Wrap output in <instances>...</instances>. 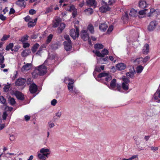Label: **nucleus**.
I'll list each match as a JSON object with an SVG mask.
<instances>
[{
	"label": "nucleus",
	"mask_w": 160,
	"mask_h": 160,
	"mask_svg": "<svg viewBox=\"0 0 160 160\" xmlns=\"http://www.w3.org/2000/svg\"><path fill=\"white\" fill-rule=\"evenodd\" d=\"M80 36L82 39L84 41H87L88 40L89 44L91 45L92 44L91 39L87 31L84 30H82L80 32Z\"/></svg>",
	"instance_id": "nucleus-1"
},
{
	"label": "nucleus",
	"mask_w": 160,
	"mask_h": 160,
	"mask_svg": "<svg viewBox=\"0 0 160 160\" xmlns=\"http://www.w3.org/2000/svg\"><path fill=\"white\" fill-rule=\"evenodd\" d=\"M66 80H68V81H71V82L68 83V90L70 92H72L73 93H77L78 92V91L74 89L73 90V84L74 82V80L72 79H70L69 78H65V82H66Z\"/></svg>",
	"instance_id": "nucleus-2"
},
{
	"label": "nucleus",
	"mask_w": 160,
	"mask_h": 160,
	"mask_svg": "<svg viewBox=\"0 0 160 160\" xmlns=\"http://www.w3.org/2000/svg\"><path fill=\"white\" fill-rule=\"evenodd\" d=\"M79 35V29L78 27H76V30L74 29H72L70 31V35L74 39H75L78 37Z\"/></svg>",
	"instance_id": "nucleus-3"
},
{
	"label": "nucleus",
	"mask_w": 160,
	"mask_h": 160,
	"mask_svg": "<svg viewBox=\"0 0 160 160\" xmlns=\"http://www.w3.org/2000/svg\"><path fill=\"white\" fill-rule=\"evenodd\" d=\"M93 52L95 54L96 56L99 57H104L105 55H107L108 53V51L107 49L104 48L102 51L101 53L98 50H93Z\"/></svg>",
	"instance_id": "nucleus-4"
},
{
	"label": "nucleus",
	"mask_w": 160,
	"mask_h": 160,
	"mask_svg": "<svg viewBox=\"0 0 160 160\" xmlns=\"http://www.w3.org/2000/svg\"><path fill=\"white\" fill-rule=\"evenodd\" d=\"M47 68L43 65H41L38 67V74L40 75H43L47 72Z\"/></svg>",
	"instance_id": "nucleus-5"
},
{
	"label": "nucleus",
	"mask_w": 160,
	"mask_h": 160,
	"mask_svg": "<svg viewBox=\"0 0 160 160\" xmlns=\"http://www.w3.org/2000/svg\"><path fill=\"white\" fill-rule=\"evenodd\" d=\"M158 25V22L156 21H153L150 22L148 27V29L150 31H153Z\"/></svg>",
	"instance_id": "nucleus-6"
},
{
	"label": "nucleus",
	"mask_w": 160,
	"mask_h": 160,
	"mask_svg": "<svg viewBox=\"0 0 160 160\" xmlns=\"http://www.w3.org/2000/svg\"><path fill=\"white\" fill-rule=\"evenodd\" d=\"M153 98L157 102H160V88H158L153 96Z\"/></svg>",
	"instance_id": "nucleus-7"
},
{
	"label": "nucleus",
	"mask_w": 160,
	"mask_h": 160,
	"mask_svg": "<svg viewBox=\"0 0 160 160\" xmlns=\"http://www.w3.org/2000/svg\"><path fill=\"white\" fill-rule=\"evenodd\" d=\"M26 82V80L23 78H20L18 79L15 82L16 85L21 86L24 84Z\"/></svg>",
	"instance_id": "nucleus-8"
},
{
	"label": "nucleus",
	"mask_w": 160,
	"mask_h": 160,
	"mask_svg": "<svg viewBox=\"0 0 160 160\" xmlns=\"http://www.w3.org/2000/svg\"><path fill=\"white\" fill-rule=\"evenodd\" d=\"M40 151L41 153H42L45 155H46V156H49L51 152L50 149L46 148H41Z\"/></svg>",
	"instance_id": "nucleus-9"
},
{
	"label": "nucleus",
	"mask_w": 160,
	"mask_h": 160,
	"mask_svg": "<svg viewBox=\"0 0 160 160\" xmlns=\"http://www.w3.org/2000/svg\"><path fill=\"white\" fill-rule=\"evenodd\" d=\"M37 86L34 83L32 84L29 87V91L32 93H35L37 91Z\"/></svg>",
	"instance_id": "nucleus-10"
},
{
	"label": "nucleus",
	"mask_w": 160,
	"mask_h": 160,
	"mask_svg": "<svg viewBox=\"0 0 160 160\" xmlns=\"http://www.w3.org/2000/svg\"><path fill=\"white\" fill-rule=\"evenodd\" d=\"M37 157L39 160H46L48 158V156H46V155L41 153L40 151L37 153Z\"/></svg>",
	"instance_id": "nucleus-11"
},
{
	"label": "nucleus",
	"mask_w": 160,
	"mask_h": 160,
	"mask_svg": "<svg viewBox=\"0 0 160 160\" xmlns=\"http://www.w3.org/2000/svg\"><path fill=\"white\" fill-rule=\"evenodd\" d=\"M116 80L115 79H113L110 82V85H108V87L110 89L115 90L116 86L117 85Z\"/></svg>",
	"instance_id": "nucleus-12"
},
{
	"label": "nucleus",
	"mask_w": 160,
	"mask_h": 160,
	"mask_svg": "<svg viewBox=\"0 0 160 160\" xmlns=\"http://www.w3.org/2000/svg\"><path fill=\"white\" fill-rule=\"evenodd\" d=\"M65 49L67 51H70L72 48L71 42L64 41L63 42Z\"/></svg>",
	"instance_id": "nucleus-13"
},
{
	"label": "nucleus",
	"mask_w": 160,
	"mask_h": 160,
	"mask_svg": "<svg viewBox=\"0 0 160 160\" xmlns=\"http://www.w3.org/2000/svg\"><path fill=\"white\" fill-rule=\"evenodd\" d=\"M104 4L105 5V6L103 5L102 6L100 7L99 8L100 11L103 13L105 12L109 11L110 9V8L108 6V5Z\"/></svg>",
	"instance_id": "nucleus-14"
},
{
	"label": "nucleus",
	"mask_w": 160,
	"mask_h": 160,
	"mask_svg": "<svg viewBox=\"0 0 160 160\" xmlns=\"http://www.w3.org/2000/svg\"><path fill=\"white\" fill-rule=\"evenodd\" d=\"M135 73V71L134 68L133 67L132 68V70L131 71H130L129 72L126 73V75L128 78H134V75Z\"/></svg>",
	"instance_id": "nucleus-15"
},
{
	"label": "nucleus",
	"mask_w": 160,
	"mask_h": 160,
	"mask_svg": "<svg viewBox=\"0 0 160 160\" xmlns=\"http://www.w3.org/2000/svg\"><path fill=\"white\" fill-rule=\"evenodd\" d=\"M32 64L31 63H28L25 65H23L21 68V71L24 72L28 71L30 70L31 68Z\"/></svg>",
	"instance_id": "nucleus-16"
},
{
	"label": "nucleus",
	"mask_w": 160,
	"mask_h": 160,
	"mask_svg": "<svg viewBox=\"0 0 160 160\" xmlns=\"http://www.w3.org/2000/svg\"><path fill=\"white\" fill-rule=\"evenodd\" d=\"M14 95L18 99L22 100L24 99V95L19 92L16 91L14 93Z\"/></svg>",
	"instance_id": "nucleus-17"
},
{
	"label": "nucleus",
	"mask_w": 160,
	"mask_h": 160,
	"mask_svg": "<svg viewBox=\"0 0 160 160\" xmlns=\"http://www.w3.org/2000/svg\"><path fill=\"white\" fill-rule=\"evenodd\" d=\"M126 67V65L123 63H120L116 65L117 68L119 70H122L125 69Z\"/></svg>",
	"instance_id": "nucleus-18"
},
{
	"label": "nucleus",
	"mask_w": 160,
	"mask_h": 160,
	"mask_svg": "<svg viewBox=\"0 0 160 160\" xmlns=\"http://www.w3.org/2000/svg\"><path fill=\"white\" fill-rule=\"evenodd\" d=\"M86 2L87 5L89 6L95 7L97 4L95 0H87Z\"/></svg>",
	"instance_id": "nucleus-19"
},
{
	"label": "nucleus",
	"mask_w": 160,
	"mask_h": 160,
	"mask_svg": "<svg viewBox=\"0 0 160 160\" xmlns=\"http://www.w3.org/2000/svg\"><path fill=\"white\" fill-rule=\"evenodd\" d=\"M116 0H102L103 3L105 5H111L114 3Z\"/></svg>",
	"instance_id": "nucleus-20"
},
{
	"label": "nucleus",
	"mask_w": 160,
	"mask_h": 160,
	"mask_svg": "<svg viewBox=\"0 0 160 160\" xmlns=\"http://www.w3.org/2000/svg\"><path fill=\"white\" fill-rule=\"evenodd\" d=\"M149 45L148 44H146L144 45L142 49L143 53L144 54H147L149 51Z\"/></svg>",
	"instance_id": "nucleus-21"
},
{
	"label": "nucleus",
	"mask_w": 160,
	"mask_h": 160,
	"mask_svg": "<svg viewBox=\"0 0 160 160\" xmlns=\"http://www.w3.org/2000/svg\"><path fill=\"white\" fill-rule=\"evenodd\" d=\"M65 24L63 23H61L60 24V26L58 29V32L59 33H61L65 27Z\"/></svg>",
	"instance_id": "nucleus-22"
},
{
	"label": "nucleus",
	"mask_w": 160,
	"mask_h": 160,
	"mask_svg": "<svg viewBox=\"0 0 160 160\" xmlns=\"http://www.w3.org/2000/svg\"><path fill=\"white\" fill-rule=\"evenodd\" d=\"M31 52L29 49H26L24 50L21 53V55L23 57H25L28 55Z\"/></svg>",
	"instance_id": "nucleus-23"
},
{
	"label": "nucleus",
	"mask_w": 160,
	"mask_h": 160,
	"mask_svg": "<svg viewBox=\"0 0 160 160\" xmlns=\"http://www.w3.org/2000/svg\"><path fill=\"white\" fill-rule=\"evenodd\" d=\"M108 27V26L105 23L101 24L99 27V29L102 31H105Z\"/></svg>",
	"instance_id": "nucleus-24"
},
{
	"label": "nucleus",
	"mask_w": 160,
	"mask_h": 160,
	"mask_svg": "<svg viewBox=\"0 0 160 160\" xmlns=\"http://www.w3.org/2000/svg\"><path fill=\"white\" fill-rule=\"evenodd\" d=\"M137 12L134 9H132L130 11L129 13V15L132 16L134 17L137 15Z\"/></svg>",
	"instance_id": "nucleus-25"
},
{
	"label": "nucleus",
	"mask_w": 160,
	"mask_h": 160,
	"mask_svg": "<svg viewBox=\"0 0 160 160\" xmlns=\"http://www.w3.org/2000/svg\"><path fill=\"white\" fill-rule=\"evenodd\" d=\"M39 45L38 43H36L34 44L32 49V52L33 53L37 51L38 48H39Z\"/></svg>",
	"instance_id": "nucleus-26"
},
{
	"label": "nucleus",
	"mask_w": 160,
	"mask_h": 160,
	"mask_svg": "<svg viewBox=\"0 0 160 160\" xmlns=\"http://www.w3.org/2000/svg\"><path fill=\"white\" fill-rule=\"evenodd\" d=\"M87 29L91 34L94 33V27L92 24H89L87 27Z\"/></svg>",
	"instance_id": "nucleus-27"
},
{
	"label": "nucleus",
	"mask_w": 160,
	"mask_h": 160,
	"mask_svg": "<svg viewBox=\"0 0 160 160\" xmlns=\"http://www.w3.org/2000/svg\"><path fill=\"white\" fill-rule=\"evenodd\" d=\"M139 7L141 8H144L146 7V2L144 1H141L139 3Z\"/></svg>",
	"instance_id": "nucleus-28"
},
{
	"label": "nucleus",
	"mask_w": 160,
	"mask_h": 160,
	"mask_svg": "<svg viewBox=\"0 0 160 160\" xmlns=\"http://www.w3.org/2000/svg\"><path fill=\"white\" fill-rule=\"evenodd\" d=\"M103 45L100 43H97L94 45L95 48L97 49H102L103 48Z\"/></svg>",
	"instance_id": "nucleus-29"
},
{
	"label": "nucleus",
	"mask_w": 160,
	"mask_h": 160,
	"mask_svg": "<svg viewBox=\"0 0 160 160\" xmlns=\"http://www.w3.org/2000/svg\"><path fill=\"white\" fill-rule=\"evenodd\" d=\"M9 103L11 105H13L16 103L15 99L13 98L9 97L8 98Z\"/></svg>",
	"instance_id": "nucleus-30"
},
{
	"label": "nucleus",
	"mask_w": 160,
	"mask_h": 160,
	"mask_svg": "<svg viewBox=\"0 0 160 160\" xmlns=\"http://www.w3.org/2000/svg\"><path fill=\"white\" fill-rule=\"evenodd\" d=\"M143 69V67L141 65L138 66L136 68V72L137 73H141Z\"/></svg>",
	"instance_id": "nucleus-31"
},
{
	"label": "nucleus",
	"mask_w": 160,
	"mask_h": 160,
	"mask_svg": "<svg viewBox=\"0 0 160 160\" xmlns=\"http://www.w3.org/2000/svg\"><path fill=\"white\" fill-rule=\"evenodd\" d=\"M70 12H72V11H74L75 12V11L76 10L75 9V7L73 5H71L69 7V9L68 10ZM76 13L75 12H72V15L74 17L75 16Z\"/></svg>",
	"instance_id": "nucleus-32"
},
{
	"label": "nucleus",
	"mask_w": 160,
	"mask_h": 160,
	"mask_svg": "<svg viewBox=\"0 0 160 160\" xmlns=\"http://www.w3.org/2000/svg\"><path fill=\"white\" fill-rule=\"evenodd\" d=\"M48 126L49 128H53L55 125L53 121H50L48 122Z\"/></svg>",
	"instance_id": "nucleus-33"
},
{
	"label": "nucleus",
	"mask_w": 160,
	"mask_h": 160,
	"mask_svg": "<svg viewBox=\"0 0 160 160\" xmlns=\"http://www.w3.org/2000/svg\"><path fill=\"white\" fill-rule=\"evenodd\" d=\"M53 35L52 34H50L47 37V39L46 41V43L47 44H48L51 41Z\"/></svg>",
	"instance_id": "nucleus-34"
},
{
	"label": "nucleus",
	"mask_w": 160,
	"mask_h": 160,
	"mask_svg": "<svg viewBox=\"0 0 160 160\" xmlns=\"http://www.w3.org/2000/svg\"><path fill=\"white\" fill-rule=\"evenodd\" d=\"M150 58V57L149 56H146L144 58H141L140 59L143 63H146L148 61Z\"/></svg>",
	"instance_id": "nucleus-35"
},
{
	"label": "nucleus",
	"mask_w": 160,
	"mask_h": 160,
	"mask_svg": "<svg viewBox=\"0 0 160 160\" xmlns=\"http://www.w3.org/2000/svg\"><path fill=\"white\" fill-rule=\"evenodd\" d=\"M6 99L2 96H0V103L3 104L4 105H6Z\"/></svg>",
	"instance_id": "nucleus-36"
},
{
	"label": "nucleus",
	"mask_w": 160,
	"mask_h": 160,
	"mask_svg": "<svg viewBox=\"0 0 160 160\" xmlns=\"http://www.w3.org/2000/svg\"><path fill=\"white\" fill-rule=\"evenodd\" d=\"M128 84L122 82V87L124 90L127 91L128 89Z\"/></svg>",
	"instance_id": "nucleus-37"
},
{
	"label": "nucleus",
	"mask_w": 160,
	"mask_h": 160,
	"mask_svg": "<svg viewBox=\"0 0 160 160\" xmlns=\"http://www.w3.org/2000/svg\"><path fill=\"white\" fill-rule=\"evenodd\" d=\"M17 138L16 134H10V140L11 141H13L15 140Z\"/></svg>",
	"instance_id": "nucleus-38"
},
{
	"label": "nucleus",
	"mask_w": 160,
	"mask_h": 160,
	"mask_svg": "<svg viewBox=\"0 0 160 160\" xmlns=\"http://www.w3.org/2000/svg\"><path fill=\"white\" fill-rule=\"evenodd\" d=\"M122 79L123 82H124L125 83L128 84L130 82L129 80L124 76L122 77Z\"/></svg>",
	"instance_id": "nucleus-39"
},
{
	"label": "nucleus",
	"mask_w": 160,
	"mask_h": 160,
	"mask_svg": "<svg viewBox=\"0 0 160 160\" xmlns=\"http://www.w3.org/2000/svg\"><path fill=\"white\" fill-rule=\"evenodd\" d=\"M108 58L107 57L105 58H101L100 60L101 61L102 63L103 64H106L108 62Z\"/></svg>",
	"instance_id": "nucleus-40"
},
{
	"label": "nucleus",
	"mask_w": 160,
	"mask_h": 160,
	"mask_svg": "<svg viewBox=\"0 0 160 160\" xmlns=\"http://www.w3.org/2000/svg\"><path fill=\"white\" fill-rule=\"evenodd\" d=\"M36 25L35 22H33L32 20L29 22L28 23V27L31 28L33 27Z\"/></svg>",
	"instance_id": "nucleus-41"
},
{
	"label": "nucleus",
	"mask_w": 160,
	"mask_h": 160,
	"mask_svg": "<svg viewBox=\"0 0 160 160\" xmlns=\"http://www.w3.org/2000/svg\"><path fill=\"white\" fill-rule=\"evenodd\" d=\"M24 2L22 0H18L16 2V4L20 7L23 6L24 5Z\"/></svg>",
	"instance_id": "nucleus-42"
},
{
	"label": "nucleus",
	"mask_w": 160,
	"mask_h": 160,
	"mask_svg": "<svg viewBox=\"0 0 160 160\" xmlns=\"http://www.w3.org/2000/svg\"><path fill=\"white\" fill-rule=\"evenodd\" d=\"M84 11L85 12H87L88 13L87 14L90 15L92 14L93 12V10L91 8H89L86 9L84 10Z\"/></svg>",
	"instance_id": "nucleus-43"
},
{
	"label": "nucleus",
	"mask_w": 160,
	"mask_h": 160,
	"mask_svg": "<svg viewBox=\"0 0 160 160\" xmlns=\"http://www.w3.org/2000/svg\"><path fill=\"white\" fill-rule=\"evenodd\" d=\"M108 73L106 72H102L99 73L98 76V78H101L102 77H106L108 75Z\"/></svg>",
	"instance_id": "nucleus-44"
},
{
	"label": "nucleus",
	"mask_w": 160,
	"mask_h": 160,
	"mask_svg": "<svg viewBox=\"0 0 160 160\" xmlns=\"http://www.w3.org/2000/svg\"><path fill=\"white\" fill-rule=\"evenodd\" d=\"M13 46V43H10L6 46V50L7 51H8L10 49H12Z\"/></svg>",
	"instance_id": "nucleus-45"
},
{
	"label": "nucleus",
	"mask_w": 160,
	"mask_h": 160,
	"mask_svg": "<svg viewBox=\"0 0 160 160\" xmlns=\"http://www.w3.org/2000/svg\"><path fill=\"white\" fill-rule=\"evenodd\" d=\"M28 36L27 35L23 36L21 39V41L22 42L26 41L28 40Z\"/></svg>",
	"instance_id": "nucleus-46"
},
{
	"label": "nucleus",
	"mask_w": 160,
	"mask_h": 160,
	"mask_svg": "<svg viewBox=\"0 0 160 160\" xmlns=\"http://www.w3.org/2000/svg\"><path fill=\"white\" fill-rule=\"evenodd\" d=\"M4 60V58L2 54H0V65L3 63Z\"/></svg>",
	"instance_id": "nucleus-47"
},
{
	"label": "nucleus",
	"mask_w": 160,
	"mask_h": 160,
	"mask_svg": "<svg viewBox=\"0 0 160 160\" xmlns=\"http://www.w3.org/2000/svg\"><path fill=\"white\" fill-rule=\"evenodd\" d=\"M112 79V76L111 75H109L108 74L107 76H106L105 78L106 81L107 82L111 80Z\"/></svg>",
	"instance_id": "nucleus-48"
},
{
	"label": "nucleus",
	"mask_w": 160,
	"mask_h": 160,
	"mask_svg": "<svg viewBox=\"0 0 160 160\" xmlns=\"http://www.w3.org/2000/svg\"><path fill=\"white\" fill-rule=\"evenodd\" d=\"M128 13L126 12L125 13V15L123 16L122 18V19L123 20H128Z\"/></svg>",
	"instance_id": "nucleus-49"
},
{
	"label": "nucleus",
	"mask_w": 160,
	"mask_h": 160,
	"mask_svg": "<svg viewBox=\"0 0 160 160\" xmlns=\"http://www.w3.org/2000/svg\"><path fill=\"white\" fill-rule=\"evenodd\" d=\"M10 88V85H8L5 86L4 88V90L5 92H7L8 91L9 88Z\"/></svg>",
	"instance_id": "nucleus-50"
},
{
	"label": "nucleus",
	"mask_w": 160,
	"mask_h": 160,
	"mask_svg": "<svg viewBox=\"0 0 160 160\" xmlns=\"http://www.w3.org/2000/svg\"><path fill=\"white\" fill-rule=\"evenodd\" d=\"M6 107L5 108V110L7 111H11L12 109V107H9L6 105H5Z\"/></svg>",
	"instance_id": "nucleus-51"
},
{
	"label": "nucleus",
	"mask_w": 160,
	"mask_h": 160,
	"mask_svg": "<svg viewBox=\"0 0 160 160\" xmlns=\"http://www.w3.org/2000/svg\"><path fill=\"white\" fill-rule=\"evenodd\" d=\"M60 24L59 22H58L57 20H56L55 22H54L53 24V26L54 28L57 27Z\"/></svg>",
	"instance_id": "nucleus-52"
},
{
	"label": "nucleus",
	"mask_w": 160,
	"mask_h": 160,
	"mask_svg": "<svg viewBox=\"0 0 160 160\" xmlns=\"http://www.w3.org/2000/svg\"><path fill=\"white\" fill-rule=\"evenodd\" d=\"M116 87H117V90L120 92H121L122 91V87L121 86V85L118 84H117V85L116 86Z\"/></svg>",
	"instance_id": "nucleus-53"
},
{
	"label": "nucleus",
	"mask_w": 160,
	"mask_h": 160,
	"mask_svg": "<svg viewBox=\"0 0 160 160\" xmlns=\"http://www.w3.org/2000/svg\"><path fill=\"white\" fill-rule=\"evenodd\" d=\"M64 38L67 40V41H66V42H69L70 41V42H71L69 36L68 35H64Z\"/></svg>",
	"instance_id": "nucleus-54"
},
{
	"label": "nucleus",
	"mask_w": 160,
	"mask_h": 160,
	"mask_svg": "<svg viewBox=\"0 0 160 160\" xmlns=\"http://www.w3.org/2000/svg\"><path fill=\"white\" fill-rule=\"evenodd\" d=\"M24 20L26 22H29L32 20V19L31 18L30 16H28L24 18Z\"/></svg>",
	"instance_id": "nucleus-55"
},
{
	"label": "nucleus",
	"mask_w": 160,
	"mask_h": 160,
	"mask_svg": "<svg viewBox=\"0 0 160 160\" xmlns=\"http://www.w3.org/2000/svg\"><path fill=\"white\" fill-rule=\"evenodd\" d=\"M147 10L146 9H145L143 10H141L139 11L138 13L139 14L141 15H143L146 14L145 11Z\"/></svg>",
	"instance_id": "nucleus-56"
},
{
	"label": "nucleus",
	"mask_w": 160,
	"mask_h": 160,
	"mask_svg": "<svg viewBox=\"0 0 160 160\" xmlns=\"http://www.w3.org/2000/svg\"><path fill=\"white\" fill-rule=\"evenodd\" d=\"M57 103V101L55 99H53L51 101V104L53 106H54L56 105V104Z\"/></svg>",
	"instance_id": "nucleus-57"
},
{
	"label": "nucleus",
	"mask_w": 160,
	"mask_h": 160,
	"mask_svg": "<svg viewBox=\"0 0 160 160\" xmlns=\"http://www.w3.org/2000/svg\"><path fill=\"white\" fill-rule=\"evenodd\" d=\"M113 29V27L112 26H110L109 27L108 31L107 33H110Z\"/></svg>",
	"instance_id": "nucleus-58"
},
{
	"label": "nucleus",
	"mask_w": 160,
	"mask_h": 160,
	"mask_svg": "<svg viewBox=\"0 0 160 160\" xmlns=\"http://www.w3.org/2000/svg\"><path fill=\"white\" fill-rule=\"evenodd\" d=\"M8 114L6 112H3V115L2 116V118L3 120H5L8 116Z\"/></svg>",
	"instance_id": "nucleus-59"
},
{
	"label": "nucleus",
	"mask_w": 160,
	"mask_h": 160,
	"mask_svg": "<svg viewBox=\"0 0 160 160\" xmlns=\"http://www.w3.org/2000/svg\"><path fill=\"white\" fill-rule=\"evenodd\" d=\"M151 150L153 152H155L158 149V147H151Z\"/></svg>",
	"instance_id": "nucleus-60"
},
{
	"label": "nucleus",
	"mask_w": 160,
	"mask_h": 160,
	"mask_svg": "<svg viewBox=\"0 0 160 160\" xmlns=\"http://www.w3.org/2000/svg\"><path fill=\"white\" fill-rule=\"evenodd\" d=\"M29 13L31 15H33L36 13V12L34 9H32L30 10L29 11Z\"/></svg>",
	"instance_id": "nucleus-61"
},
{
	"label": "nucleus",
	"mask_w": 160,
	"mask_h": 160,
	"mask_svg": "<svg viewBox=\"0 0 160 160\" xmlns=\"http://www.w3.org/2000/svg\"><path fill=\"white\" fill-rule=\"evenodd\" d=\"M23 47L26 48L29 47L30 46V44L28 42H24L23 44Z\"/></svg>",
	"instance_id": "nucleus-62"
},
{
	"label": "nucleus",
	"mask_w": 160,
	"mask_h": 160,
	"mask_svg": "<svg viewBox=\"0 0 160 160\" xmlns=\"http://www.w3.org/2000/svg\"><path fill=\"white\" fill-rule=\"evenodd\" d=\"M141 58H139L136 59L133 62H137L139 64L141 63V61H142L141 60V59H140Z\"/></svg>",
	"instance_id": "nucleus-63"
},
{
	"label": "nucleus",
	"mask_w": 160,
	"mask_h": 160,
	"mask_svg": "<svg viewBox=\"0 0 160 160\" xmlns=\"http://www.w3.org/2000/svg\"><path fill=\"white\" fill-rule=\"evenodd\" d=\"M9 37L8 36L4 35L1 39L2 41L6 40Z\"/></svg>",
	"instance_id": "nucleus-64"
}]
</instances>
